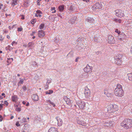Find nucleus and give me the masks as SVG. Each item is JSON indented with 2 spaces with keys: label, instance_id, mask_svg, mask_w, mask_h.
Listing matches in <instances>:
<instances>
[{
  "label": "nucleus",
  "instance_id": "f257e3e1",
  "mask_svg": "<svg viewBox=\"0 0 132 132\" xmlns=\"http://www.w3.org/2000/svg\"><path fill=\"white\" fill-rule=\"evenodd\" d=\"M121 127L125 129H130L132 127V121L129 119H125L121 123Z\"/></svg>",
  "mask_w": 132,
  "mask_h": 132
},
{
  "label": "nucleus",
  "instance_id": "f03ea898",
  "mask_svg": "<svg viewBox=\"0 0 132 132\" xmlns=\"http://www.w3.org/2000/svg\"><path fill=\"white\" fill-rule=\"evenodd\" d=\"M118 106L117 105L115 104H110L108 105L107 106V111L111 114L113 115V116H116L114 114H115L116 111H118Z\"/></svg>",
  "mask_w": 132,
  "mask_h": 132
},
{
  "label": "nucleus",
  "instance_id": "7ed1b4c3",
  "mask_svg": "<svg viewBox=\"0 0 132 132\" xmlns=\"http://www.w3.org/2000/svg\"><path fill=\"white\" fill-rule=\"evenodd\" d=\"M123 92L122 86L119 84H118L116 88L114 90L115 95L116 96L121 97L123 95Z\"/></svg>",
  "mask_w": 132,
  "mask_h": 132
},
{
  "label": "nucleus",
  "instance_id": "20e7f679",
  "mask_svg": "<svg viewBox=\"0 0 132 132\" xmlns=\"http://www.w3.org/2000/svg\"><path fill=\"white\" fill-rule=\"evenodd\" d=\"M116 15L119 18H121L125 16L124 11L121 9H118L115 11Z\"/></svg>",
  "mask_w": 132,
  "mask_h": 132
},
{
  "label": "nucleus",
  "instance_id": "39448f33",
  "mask_svg": "<svg viewBox=\"0 0 132 132\" xmlns=\"http://www.w3.org/2000/svg\"><path fill=\"white\" fill-rule=\"evenodd\" d=\"M122 55L121 54H118L116 56L115 58L116 63L119 65H121L122 63V61L121 60Z\"/></svg>",
  "mask_w": 132,
  "mask_h": 132
},
{
  "label": "nucleus",
  "instance_id": "423d86ee",
  "mask_svg": "<svg viewBox=\"0 0 132 132\" xmlns=\"http://www.w3.org/2000/svg\"><path fill=\"white\" fill-rule=\"evenodd\" d=\"M92 67L89 66L88 65H87L84 69V71L88 73H90L92 72Z\"/></svg>",
  "mask_w": 132,
  "mask_h": 132
},
{
  "label": "nucleus",
  "instance_id": "0eeeda50",
  "mask_svg": "<svg viewBox=\"0 0 132 132\" xmlns=\"http://www.w3.org/2000/svg\"><path fill=\"white\" fill-rule=\"evenodd\" d=\"M77 103V104L80 109H84L85 105V104L84 102L81 101H79Z\"/></svg>",
  "mask_w": 132,
  "mask_h": 132
},
{
  "label": "nucleus",
  "instance_id": "6e6552de",
  "mask_svg": "<svg viewBox=\"0 0 132 132\" xmlns=\"http://www.w3.org/2000/svg\"><path fill=\"white\" fill-rule=\"evenodd\" d=\"M108 42L110 44H112L114 43V39L113 36L111 35L108 36Z\"/></svg>",
  "mask_w": 132,
  "mask_h": 132
},
{
  "label": "nucleus",
  "instance_id": "1a4fd4ad",
  "mask_svg": "<svg viewBox=\"0 0 132 132\" xmlns=\"http://www.w3.org/2000/svg\"><path fill=\"white\" fill-rule=\"evenodd\" d=\"M84 94L86 98H89L90 95V92L89 89H85Z\"/></svg>",
  "mask_w": 132,
  "mask_h": 132
},
{
  "label": "nucleus",
  "instance_id": "9d476101",
  "mask_svg": "<svg viewBox=\"0 0 132 132\" xmlns=\"http://www.w3.org/2000/svg\"><path fill=\"white\" fill-rule=\"evenodd\" d=\"M104 94L108 97H111L112 96V94L109 90L105 89L104 91Z\"/></svg>",
  "mask_w": 132,
  "mask_h": 132
},
{
  "label": "nucleus",
  "instance_id": "9b49d317",
  "mask_svg": "<svg viewBox=\"0 0 132 132\" xmlns=\"http://www.w3.org/2000/svg\"><path fill=\"white\" fill-rule=\"evenodd\" d=\"M45 35L44 31L42 30L39 31L38 32V36L39 37L41 38L45 36Z\"/></svg>",
  "mask_w": 132,
  "mask_h": 132
},
{
  "label": "nucleus",
  "instance_id": "f8f14e48",
  "mask_svg": "<svg viewBox=\"0 0 132 132\" xmlns=\"http://www.w3.org/2000/svg\"><path fill=\"white\" fill-rule=\"evenodd\" d=\"M94 7L96 9H101L102 7V5L101 3H96Z\"/></svg>",
  "mask_w": 132,
  "mask_h": 132
},
{
  "label": "nucleus",
  "instance_id": "ddd939ff",
  "mask_svg": "<svg viewBox=\"0 0 132 132\" xmlns=\"http://www.w3.org/2000/svg\"><path fill=\"white\" fill-rule=\"evenodd\" d=\"M64 99L67 104L70 105L71 103V101L67 96H64Z\"/></svg>",
  "mask_w": 132,
  "mask_h": 132
},
{
  "label": "nucleus",
  "instance_id": "4468645a",
  "mask_svg": "<svg viewBox=\"0 0 132 132\" xmlns=\"http://www.w3.org/2000/svg\"><path fill=\"white\" fill-rule=\"evenodd\" d=\"M77 123L83 126H86V123L85 122L82 120H78L77 121Z\"/></svg>",
  "mask_w": 132,
  "mask_h": 132
},
{
  "label": "nucleus",
  "instance_id": "2eb2a0df",
  "mask_svg": "<svg viewBox=\"0 0 132 132\" xmlns=\"http://www.w3.org/2000/svg\"><path fill=\"white\" fill-rule=\"evenodd\" d=\"M32 98L33 100L35 101H37L38 100V97L36 94H34L32 96Z\"/></svg>",
  "mask_w": 132,
  "mask_h": 132
},
{
  "label": "nucleus",
  "instance_id": "dca6fc26",
  "mask_svg": "<svg viewBox=\"0 0 132 132\" xmlns=\"http://www.w3.org/2000/svg\"><path fill=\"white\" fill-rule=\"evenodd\" d=\"M18 2V0H12V2L11 3V5L14 7L15 5H17Z\"/></svg>",
  "mask_w": 132,
  "mask_h": 132
},
{
  "label": "nucleus",
  "instance_id": "f3484780",
  "mask_svg": "<svg viewBox=\"0 0 132 132\" xmlns=\"http://www.w3.org/2000/svg\"><path fill=\"white\" fill-rule=\"evenodd\" d=\"M48 132H57V129L55 127H51L49 129Z\"/></svg>",
  "mask_w": 132,
  "mask_h": 132
},
{
  "label": "nucleus",
  "instance_id": "a211bd4d",
  "mask_svg": "<svg viewBox=\"0 0 132 132\" xmlns=\"http://www.w3.org/2000/svg\"><path fill=\"white\" fill-rule=\"evenodd\" d=\"M86 20L90 23H93L94 21V20L93 18H88Z\"/></svg>",
  "mask_w": 132,
  "mask_h": 132
},
{
  "label": "nucleus",
  "instance_id": "6ab92c4d",
  "mask_svg": "<svg viewBox=\"0 0 132 132\" xmlns=\"http://www.w3.org/2000/svg\"><path fill=\"white\" fill-rule=\"evenodd\" d=\"M58 121V125L59 126H61L62 124V120L60 118L57 119Z\"/></svg>",
  "mask_w": 132,
  "mask_h": 132
},
{
  "label": "nucleus",
  "instance_id": "aec40b11",
  "mask_svg": "<svg viewBox=\"0 0 132 132\" xmlns=\"http://www.w3.org/2000/svg\"><path fill=\"white\" fill-rule=\"evenodd\" d=\"M128 79L129 80L132 81V73L127 74Z\"/></svg>",
  "mask_w": 132,
  "mask_h": 132
},
{
  "label": "nucleus",
  "instance_id": "412c9836",
  "mask_svg": "<svg viewBox=\"0 0 132 132\" xmlns=\"http://www.w3.org/2000/svg\"><path fill=\"white\" fill-rule=\"evenodd\" d=\"M64 5H60L59 7V9L60 12H62L63 11L64 9Z\"/></svg>",
  "mask_w": 132,
  "mask_h": 132
},
{
  "label": "nucleus",
  "instance_id": "4be33fe9",
  "mask_svg": "<svg viewBox=\"0 0 132 132\" xmlns=\"http://www.w3.org/2000/svg\"><path fill=\"white\" fill-rule=\"evenodd\" d=\"M113 21L116 22H118L119 23H121V20L120 19H114L113 20Z\"/></svg>",
  "mask_w": 132,
  "mask_h": 132
},
{
  "label": "nucleus",
  "instance_id": "5701e85b",
  "mask_svg": "<svg viewBox=\"0 0 132 132\" xmlns=\"http://www.w3.org/2000/svg\"><path fill=\"white\" fill-rule=\"evenodd\" d=\"M17 96L15 95H14L12 96V100L13 101H16L17 100Z\"/></svg>",
  "mask_w": 132,
  "mask_h": 132
},
{
  "label": "nucleus",
  "instance_id": "b1692460",
  "mask_svg": "<svg viewBox=\"0 0 132 132\" xmlns=\"http://www.w3.org/2000/svg\"><path fill=\"white\" fill-rule=\"evenodd\" d=\"M34 44L32 42H30L28 44V46L31 49L32 47Z\"/></svg>",
  "mask_w": 132,
  "mask_h": 132
},
{
  "label": "nucleus",
  "instance_id": "393cba45",
  "mask_svg": "<svg viewBox=\"0 0 132 132\" xmlns=\"http://www.w3.org/2000/svg\"><path fill=\"white\" fill-rule=\"evenodd\" d=\"M74 9L73 8V7L72 5H71L70 6V7L69 8V10L71 11H73Z\"/></svg>",
  "mask_w": 132,
  "mask_h": 132
},
{
  "label": "nucleus",
  "instance_id": "a878e982",
  "mask_svg": "<svg viewBox=\"0 0 132 132\" xmlns=\"http://www.w3.org/2000/svg\"><path fill=\"white\" fill-rule=\"evenodd\" d=\"M47 101L49 102V103L52 105L54 107L55 106V104L53 102H51L50 100H48Z\"/></svg>",
  "mask_w": 132,
  "mask_h": 132
},
{
  "label": "nucleus",
  "instance_id": "bb28decb",
  "mask_svg": "<svg viewBox=\"0 0 132 132\" xmlns=\"http://www.w3.org/2000/svg\"><path fill=\"white\" fill-rule=\"evenodd\" d=\"M44 24H40L39 26V29H42L44 28Z\"/></svg>",
  "mask_w": 132,
  "mask_h": 132
},
{
  "label": "nucleus",
  "instance_id": "cd10ccee",
  "mask_svg": "<svg viewBox=\"0 0 132 132\" xmlns=\"http://www.w3.org/2000/svg\"><path fill=\"white\" fill-rule=\"evenodd\" d=\"M17 44V43L16 42H15L14 41L12 42L11 44L12 46H14L15 45H16Z\"/></svg>",
  "mask_w": 132,
  "mask_h": 132
},
{
  "label": "nucleus",
  "instance_id": "c85d7f7f",
  "mask_svg": "<svg viewBox=\"0 0 132 132\" xmlns=\"http://www.w3.org/2000/svg\"><path fill=\"white\" fill-rule=\"evenodd\" d=\"M55 7H52L51 8V11H52L53 10H54V12H52V13H56V10H55Z\"/></svg>",
  "mask_w": 132,
  "mask_h": 132
},
{
  "label": "nucleus",
  "instance_id": "c756f323",
  "mask_svg": "<svg viewBox=\"0 0 132 132\" xmlns=\"http://www.w3.org/2000/svg\"><path fill=\"white\" fill-rule=\"evenodd\" d=\"M6 48H9V50H11L13 49V48L11 47L10 46V45H8Z\"/></svg>",
  "mask_w": 132,
  "mask_h": 132
},
{
  "label": "nucleus",
  "instance_id": "7c9ffc66",
  "mask_svg": "<svg viewBox=\"0 0 132 132\" xmlns=\"http://www.w3.org/2000/svg\"><path fill=\"white\" fill-rule=\"evenodd\" d=\"M36 19H33L31 22V23L32 24H34L35 22H36Z\"/></svg>",
  "mask_w": 132,
  "mask_h": 132
},
{
  "label": "nucleus",
  "instance_id": "2f4dec72",
  "mask_svg": "<svg viewBox=\"0 0 132 132\" xmlns=\"http://www.w3.org/2000/svg\"><path fill=\"white\" fill-rule=\"evenodd\" d=\"M23 30V29L22 28H18V31H21Z\"/></svg>",
  "mask_w": 132,
  "mask_h": 132
},
{
  "label": "nucleus",
  "instance_id": "473e14b6",
  "mask_svg": "<svg viewBox=\"0 0 132 132\" xmlns=\"http://www.w3.org/2000/svg\"><path fill=\"white\" fill-rule=\"evenodd\" d=\"M16 125L18 127L20 125V124L19 123V121H17L16 122Z\"/></svg>",
  "mask_w": 132,
  "mask_h": 132
},
{
  "label": "nucleus",
  "instance_id": "72a5a7b5",
  "mask_svg": "<svg viewBox=\"0 0 132 132\" xmlns=\"http://www.w3.org/2000/svg\"><path fill=\"white\" fill-rule=\"evenodd\" d=\"M115 32H117L118 33V34H119L121 33V32L120 31H118V29H116L115 30Z\"/></svg>",
  "mask_w": 132,
  "mask_h": 132
},
{
  "label": "nucleus",
  "instance_id": "f704fd0d",
  "mask_svg": "<svg viewBox=\"0 0 132 132\" xmlns=\"http://www.w3.org/2000/svg\"><path fill=\"white\" fill-rule=\"evenodd\" d=\"M22 121L23 122H27L26 120V119L24 117L23 118Z\"/></svg>",
  "mask_w": 132,
  "mask_h": 132
},
{
  "label": "nucleus",
  "instance_id": "c9c22d12",
  "mask_svg": "<svg viewBox=\"0 0 132 132\" xmlns=\"http://www.w3.org/2000/svg\"><path fill=\"white\" fill-rule=\"evenodd\" d=\"M16 110L18 111H20L21 110V109L19 108H16Z\"/></svg>",
  "mask_w": 132,
  "mask_h": 132
},
{
  "label": "nucleus",
  "instance_id": "e433bc0d",
  "mask_svg": "<svg viewBox=\"0 0 132 132\" xmlns=\"http://www.w3.org/2000/svg\"><path fill=\"white\" fill-rule=\"evenodd\" d=\"M11 60V58H9L8 59V60H7V62L9 63H11V61H10Z\"/></svg>",
  "mask_w": 132,
  "mask_h": 132
},
{
  "label": "nucleus",
  "instance_id": "4c0bfd02",
  "mask_svg": "<svg viewBox=\"0 0 132 132\" xmlns=\"http://www.w3.org/2000/svg\"><path fill=\"white\" fill-rule=\"evenodd\" d=\"M22 89L24 91H25L27 89V88L26 86H23L22 87Z\"/></svg>",
  "mask_w": 132,
  "mask_h": 132
},
{
  "label": "nucleus",
  "instance_id": "58836bf2",
  "mask_svg": "<svg viewBox=\"0 0 132 132\" xmlns=\"http://www.w3.org/2000/svg\"><path fill=\"white\" fill-rule=\"evenodd\" d=\"M4 39V38L2 37V35H0V41Z\"/></svg>",
  "mask_w": 132,
  "mask_h": 132
},
{
  "label": "nucleus",
  "instance_id": "ea45409f",
  "mask_svg": "<svg viewBox=\"0 0 132 132\" xmlns=\"http://www.w3.org/2000/svg\"><path fill=\"white\" fill-rule=\"evenodd\" d=\"M49 93V94H51L53 92V91L51 90H50L48 91Z\"/></svg>",
  "mask_w": 132,
  "mask_h": 132
},
{
  "label": "nucleus",
  "instance_id": "a19ab883",
  "mask_svg": "<svg viewBox=\"0 0 132 132\" xmlns=\"http://www.w3.org/2000/svg\"><path fill=\"white\" fill-rule=\"evenodd\" d=\"M36 12L37 13H42V12L39 10H37L36 11Z\"/></svg>",
  "mask_w": 132,
  "mask_h": 132
},
{
  "label": "nucleus",
  "instance_id": "79ce46f5",
  "mask_svg": "<svg viewBox=\"0 0 132 132\" xmlns=\"http://www.w3.org/2000/svg\"><path fill=\"white\" fill-rule=\"evenodd\" d=\"M23 79H21L20 81L19 82V83L20 84H22L23 83Z\"/></svg>",
  "mask_w": 132,
  "mask_h": 132
},
{
  "label": "nucleus",
  "instance_id": "37998d69",
  "mask_svg": "<svg viewBox=\"0 0 132 132\" xmlns=\"http://www.w3.org/2000/svg\"><path fill=\"white\" fill-rule=\"evenodd\" d=\"M36 33V32L35 31L33 32H32V33L30 35L31 36H34V34Z\"/></svg>",
  "mask_w": 132,
  "mask_h": 132
},
{
  "label": "nucleus",
  "instance_id": "c03bdc74",
  "mask_svg": "<svg viewBox=\"0 0 132 132\" xmlns=\"http://www.w3.org/2000/svg\"><path fill=\"white\" fill-rule=\"evenodd\" d=\"M118 40L119 41H121L122 40V38H118Z\"/></svg>",
  "mask_w": 132,
  "mask_h": 132
},
{
  "label": "nucleus",
  "instance_id": "a18cd8bd",
  "mask_svg": "<svg viewBox=\"0 0 132 132\" xmlns=\"http://www.w3.org/2000/svg\"><path fill=\"white\" fill-rule=\"evenodd\" d=\"M5 104H6V105H7L8 104V103L6 101H5Z\"/></svg>",
  "mask_w": 132,
  "mask_h": 132
},
{
  "label": "nucleus",
  "instance_id": "49530a36",
  "mask_svg": "<svg viewBox=\"0 0 132 132\" xmlns=\"http://www.w3.org/2000/svg\"><path fill=\"white\" fill-rule=\"evenodd\" d=\"M83 1L85 2L86 3L88 2H89L90 0H82Z\"/></svg>",
  "mask_w": 132,
  "mask_h": 132
},
{
  "label": "nucleus",
  "instance_id": "de8ad7c7",
  "mask_svg": "<svg viewBox=\"0 0 132 132\" xmlns=\"http://www.w3.org/2000/svg\"><path fill=\"white\" fill-rule=\"evenodd\" d=\"M22 17L21 18V19H24V16L23 15H22Z\"/></svg>",
  "mask_w": 132,
  "mask_h": 132
},
{
  "label": "nucleus",
  "instance_id": "09e8293b",
  "mask_svg": "<svg viewBox=\"0 0 132 132\" xmlns=\"http://www.w3.org/2000/svg\"><path fill=\"white\" fill-rule=\"evenodd\" d=\"M3 104H0V108H2L3 106Z\"/></svg>",
  "mask_w": 132,
  "mask_h": 132
},
{
  "label": "nucleus",
  "instance_id": "8fccbe9b",
  "mask_svg": "<svg viewBox=\"0 0 132 132\" xmlns=\"http://www.w3.org/2000/svg\"><path fill=\"white\" fill-rule=\"evenodd\" d=\"M7 38L8 39H9L10 38V36L9 35H8L7 36Z\"/></svg>",
  "mask_w": 132,
  "mask_h": 132
},
{
  "label": "nucleus",
  "instance_id": "3c124183",
  "mask_svg": "<svg viewBox=\"0 0 132 132\" xmlns=\"http://www.w3.org/2000/svg\"><path fill=\"white\" fill-rule=\"evenodd\" d=\"M78 59L79 58L78 57H77V58H76L75 60L76 62H77L78 61Z\"/></svg>",
  "mask_w": 132,
  "mask_h": 132
},
{
  "label": "nucleus",
  "instance_id": "603ef678",
  "mask_svg": "<svg viewBox=\"0 0 132 132\" xmlns=\"http://www.w3.org/2000/svg\"><path fill=\"white\" fill-rule=\"evenodd\" d=\"M45 93L46 94H49V91H46V92Z\"/></svg>",
  "mask_w": 132,
  "mask_h": 132
},
{
  "label": "nucleus",
  "instance_id": "864d4df0",
  "mask_svg": "<svg viewBox=\"0 0 132 132\" xmlns=\"http://www.w3.org/2000/svg\"><path fill=\"white\" fill-rule=\"evenodd\" d=\"M106 123L107 124V125H107V126H109V123L108 122H107Z\"/></svg>",
  "mask_w": 132,
  "mask_h": 132
},
{
  "label": "nucleus",
  "instance_id": "5fc2aeb1",
  "mask_svg": "<svg viewBox=\"0 0 132 132\" xmlns=\"http://www.w3.org/2000/svg\"><path fill=\"white\" fill-rule=\"evenodd\" d=\"M37 2V5H40V2Z\"/></svg>",
  "mask_w": 132,
  "mask_h": 132
},
{
  "label": "nucleus",
  "instance_id": "6e6d98bb",
  "mask_svg": "<svg viewBox=\"0 0 132 132\" xmlns=\"http://www.w3.org/2000/svg\"><path fill=\"white\" fill-rule=\"evenodd\" d=\"M22 103H23V104H25L26 103V102L23 101L22 102Z\"/></svg>",
  "mask_w": 132,
  "mask_h": 132
},
{
  "label": "nucleus",
  "instance_id": "4d7b16f0",
  "mask_svg": "<svg viewBox=\"0 0 132 132\" xmlns=\"http://www.w3.org/2000/svg\"><path fill=\"white\" fill-rule=\"evenodd\" d=\"M130 51H131V53L132 54V46H131V48Z\"/></svg>",
  "mask_w": 132,
  "mask_h": 132
},
{
  "label": "nucleus",
  "instance_id": "13d9d810",
  "mask_svg": "<svg viewBox=\"0 0 132 132\" xmlns=\"http://www.w3.org/2000/svg\"><path fill=\"white\" fill-rule=\"evenodd\" d=\"M38 16L39 17H40L42 16V15H41L40 14H39L38 15Z\"/></svg>",
  "mask_w": 132,
  "mask_h": 132
},
{
  "label": "nucleus",
  "instance_id": "bf43d9fd",
  "mask_svg": "<svg viewBox=\"0 0 132 132\" xmlns=\"http://www.w3.org/2000/svg\"><path fill=\"white\" fill-rule=\"evenodd\" d=\"M2 96H4L5 95V94L4 93H3L2 94Z\"/></svg>",
  "mask_w": 132,
  "mask_h": 132
},
{
  "label": "nucleus",
  "instance_id": "052dcab7",
  "mask_svg": "<svg viewBox=\"0 0 132 132\" xmlns=\"http://www.w3.org/2000/svg\"><path fill=\"white\" fill-rule=\"evenodd\" d=\"M3 98V97L1 96H0V100L2 99Z\"/></svg>",
  "mask_w": 132,
  "mask_h": 132
},
{
  "label": "nucleus",
  "instance_id": "680f3d73",
  "mask_svg": "<svg viewBox=\"0 0 132 132\" xmlns=\"http://www.w3.org/2000/svg\"><path fill=\"white\" fill-rule=\"evenodd\" d=\"M3 118H0V121H1L3 120Z\"/></svg>",
  "mask_w": 132,
  "mask_h": 132
},
{
  "label": "nucleus",
  "instance_id": "e2e57ef3",
  "mask_svg": "<svg viewBox=\"0 0 132 132\" xmlns=\"http://www.w3.org/2000/svg\"><path fill=\"white\" fill-rule=\"evenodd\" d=\"M23 46L25 47H26L27 46V45H23Z\"/></svg>",
  "mask_w": 132,
  "mask_h": 132
},
{
  "label": "nucleus",
  "instance_id": "0e129e2a",
  "mask_svg": "<svg viewBox=\"0 0 132 132\" xmlns=\"http://www.w3.org/2000/svg\"><path fill=\"white\" fill-rule=\"evenodd\" d=\"M11 62H12L13 60V58H11Z\"/></svg>",
  "mask_w": 132,
  "mask_h": 132
},
{
  "label": "nucleus",
  "instance_id": "69168bd1",
  "mask_svg": "<svg viewBox=\"0 0 132 132\" xmlns=\"http://www.w3.org/2000/svg\"><path fill=\"white\" fill-rule=\"evenodd\" d=\"M14 117L13 116H12L11 117V119H12Z\"/></svg>",
  "mask_w": 132,
  "mask_h": 132
},
{
  "label": "nucleus",
  "instance_id": "338daca9",
  "mask_svg": "<svg viewBox=\"0 0 132 132\" xmlns=\"http://www.w3.org/2000/svg\"><path fill=\"white\" fill-rule=\"evenodd\" d=\"M29 105V103H27V104L26 105L27 106H28Z\"/></svg>",
  "mask_w": 132,
  "mask_h": 132
},
{
  "label": "nucleus",
  "instance_id": "774afa93",
  "mask_svg": "<svg viewBox=\"0 0 132 132\" xmlns=\"http://www.w3.org/2000/svg\"><path fill=\"white\" fill-rule=\"evenodd\" d=\"M5 15L7 17V16H8L7 14V13H6Z\"/></svg>",
  "mask_w": 132,
  "mask_h": 132
}]
</instances>
